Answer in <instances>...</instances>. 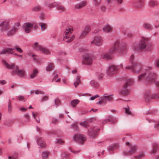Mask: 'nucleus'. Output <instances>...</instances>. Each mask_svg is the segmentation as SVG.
I'll return each mask as SVG.
<instances>
[{"instance_id": "aec40b11", "label": "nucleus", "mask_w": 159, "mask_h": 159, "mask_svg": "<svg viewBox=\"0 0 159 159\" xmlns=\"http://www.w3.org/2000/svg\"><path fill=\"white\" fill-rule=\"evenodd\" d=\"M101 58L105 60H109L112 58V56L109 53L106 52L101 55Z\"/></svg>"}, {"instance_id": "4468645a", "label": "nucleus", "mask_w": 159, "mask_h": 159, "mask_svg": "<svg viewBox=\"0 0 159 159\" xmlns=\"http://www.w3.org/2000/svg\"><path fill=\"white\" fill-rule=\"evenodd\" d=\"M126 144L129 145L130 149L128 151H126L124 152V154L125 155L128 156L131 154L133 155L136 152L137 148L135 145H132L129 142H126Z\"/></svg>"}, {"instance_id": "1a4fd4ad", "label": "nucleus", "mask_w": 159, "mask_h": 159, "mask_svg": "<svg viewBox=\"0 0 159 159\" xmlns=\"http://www.w3.org/2000/svg\"><path fill=\"white\" fill-rule=\"evenodd\" d=\"M123 65L122 64L119 66H116L114 65H110L106 71L107 74L108 75L116 74L118 70L120 68H123Z\"/></svg>"}, {"instance_id": "bb28decb", "label": "nucleus", "mask_w": 159, "mask_h": 159, "mask_svg": "<svg viewBox=\"0 0 159 159\" xmlns=\"http://www.w3.org/2000/svg\"><path fill=\"white\" fill-rule=\"evenodd\" d=\"M40 26L41 31H45L47 28V25L46 23H41L39 24Z\"/></svg>"}, {"instance_id": "7c9ffc66", "label": "nucleus", "mask_w": 159, "mask_h": 159, "mask_svg": "<svg viewBox=\"0 0 159 159\" xmlns=\"http://www.w3.org/2000/svg\"><path fill=\"white\" fill-rule=\"evenodd\" d=\"M157 3L152 0H150L148 2V4L150 7H153L157 5Z\"/></svg>"}, {"instance_id": "0eeeda50", "label": "nucleus", "mask_w": 159, "mask_h": 159, "mask_svg": "<svg viewBox=\"0 0 159 159\" xmlns=\"http://www.w3.org/2000/svg\"><path fill=\"white\" fill-rule=\"evenodd\" d=\"M73 31V27L71 26L67 27L65 30V36L64 37V40L67 43L71 42L75 39L74 35L71 34Z\"/></svg>"}, {"instance_id": "39448f33", "label": "nucleus", "mask_w": 159, "mask_h": 159, "mask_svg": "<svg viewBox=\"0 0 159 159\" xmlns=\"http://www.w3.org/2000/svg\"><path fill=\"white\" fill-rule=\"evenodd\" d=\"M148 39L146 37H142L137 46L132 47L133 50L136 51H141L145 50L147 48Z\"/></svg>"}, {"instance_id": "a18cd8bd", "label": "nucleus", "mask_w": 159, "mask_h": 159, "mask_svg": "<svg viewBox=\"0 0 159 159\" xmlns=\"http://www.w3.org/2000/svg\"><path fill=\"white\" fill-rule=\"evenodd\" d=\"M64 143V142L61 139H57L55 141V143L57 144H62Z\"/></svg>"}, {"instance_id": "09e8293b", "label": "nucleus", "mask_w": 159, "mask_h": 159, "mask_svg": "<svg viewBox=\"0 0 159 159\" xmlns=\"http://www.w3.org/2000/svg\"><path fill=\"white\" fill-rule=\"evenodd\" d=\"M125 111L126 115H129L131 114V111L129 110V107L125 108Z\"/></svg>"}, {"instance_id": "a211bd4d", "label": "nucleus", "mask_w": 159, "mask_h": 159, "mask_svg": "<svg viewBox=\"0 0 159 159\" xmlns=\"http://www.w3.org/2000/svg\"><path fill=\"white\" fill-rule=\"evenodd\" d=\"M13 49L12 48H4L0 52V55L6 53L13 54Z\"/></svg>"}, {"instance_id": "58836bf2", "label": "nucleus", "mask_w": 159, "mask_h": 159, "mask_svg": "<svg viewBox=\"0 0 159 159\" xmlns=\"http://www.w3.org/2000/svg\"><path fill=\"white\" fill-rule=\"evenodd\" d=\"M112 118L111 117L109 116L107 118L104 119L102 121V124L105 125L110 120H111Z\"/></svg>"}, {"instance_id": "4be33fe9", "label": "nucleus", "mask_w": 159, "mask_h": 159, "mask_svg": "<svg viewBox=\"0 0 159 159\" xmlns=\"http://www.w3.org/2000/svg\"><path fill=\"white\" fill-rule=\"evenodd\" d=\"M33 48L36 50L40 51L42 45H39L38 42H35L32 45Z\"/></svg>"}, {"instance_id": "20e7f679", "label": "nucleus", "mask_w": 159, "mask_h": 159, "mask_svg": "<svg viewBox=\"0 0 159 159\" xmlns=\"http://www.w3.org/2000/svg\"><path fill=\"white\" fill-rule=\"evenodd\" d=\"M2 62L3 65L9 69H12V74L16 75L20 77H24L25 74V72L23 69H20L18 66L13 63L8 64L4 60H2Z\"/></svg>"}, {"instance_id": "13d9d810", "label": "nucleus", "mask_w": 159, "mask_h": 159, "mask_svg": "<svg viewBox=\"0 0 159 159\" xmlns=\"http://www.w3.org/2000/svg\"><path fill=\"white\" fill-rule=\"evenodd\" d=\"M48 98V97L47 96H45L43 97L41 101V102H43L45 101H47Z\"/></svg>"}, {"instance_id": "de8ad7c7", "label": "nucleus", "mask_w": 159, "mask_h": 159, "mask_svg": "<svg viewBox=\"0 0 159 159\" xmlns=\"http://www.w3.org/2000/svg\"><path fill=\"white\" fill-rule=\"evenodd\" d=\"M80 125L84 127L87 128L88 126V123L87 121H84L80 123Z\"/></svg>"}, {"instance_id": "c756f323", "label": "nucleus", "mask_w": 159, "mask_h": 159, "mask_svg": "<svg viewBox=\"0 0 159 159\" xmlns=\"http://www.w3.org/2000/svg\"><path fill=\"white\" fill-rule=\"evenodd\" d=\"M143 4V2L141 0H138L135 4V6L137 7H141Z\"/></svg>"}, {"instance_id": "f257e3e1", "label": "nucleus", "mask_w": 159, "mask_h": 159, "mask_svg": "<svg viewBox=\"0 0 159 159\" xmlns=\"http://www.w3.org/2000/svg\"><path fill=\"white\" fill-rule=\"evenodd\" d=\"M152 67L146 66L143 68V72L138 76L139 82L152 83L155 82L156 77V74L152 72Z\"/></svg>"}, {"instance_id": "680f3d73", "label": "nucleus", "mask_w": 159, "mask_h": 159, "mask_svg": "<svg viewBox=\"0 0 159 159\" xmlns=\"http://www.w3.org/2000/svg\"><path fill=\"white\" fill-rule=\"evenodd\" d=\"M154 128L157 129L159 130V122H157L156 124H155Z\"/></svg>"}, {"instance_id": "393cba45", "label": "nucleus", "mask_w": 159, "mask_h": 159, "mask_svg": "<svg viewBox=\"0 0 159 159\" xmlns=\"http://www.w3.org/2000/svg\"><path fill=\"white\" fill-rule=\"evenodd\" d=\"M38 73V71L36 68H34L33 70L30 77L31 78H33L36 76L37 74Z\"/></svg>"}, {"instance_id": "cd10ccee", "label": "nucleus", "mask_w": 159, "mask_h": 159, "mask_svg": "<svg viewBox=\"0 0 159 159\" xmlns=\"http://www.w3.org/2000/svg\"><path fill=\"white\" fill-rule=\"evenodd\" d=\"M144 98L145 100L147 102L149 101L150 96V92L149 91H147L144 93Z\"/></svg>"}, {"instance_id": "7ed1b4c3", "label": "nucleus", "mask_w": 159, "mask_h": 159, "mask_svg": "<svg viewBox=\"0 0 159 159\" xmlns=\"http://www.w3.org/2000/svg\"><path fill=\"white\" fill-rule=\"evenodd\" d=\"M20 24H15L12 29L9 30L10 27L9 22L7 20L3 21L0 23V28L2 27V31L3 32H7V35L8 37H11L16 33L17 30V27Z\"/></svg>"}, {"instance_id": "f8f14e48", "label": "nucleus", "mask_w": 159, "mask_h": 159, "mask_svg": "<svg viewBox=\"0 0 159 159\" xmlns=\"http://www.w3.org/2000/svg\"><path fill=\"white\" fill-rule=\"evenodd\" d=\"M100 129L96 126H92L88 130V134L91 137H95L98 134Z\"/></svg>"}, {"instance_id": "0e129e2a", "label": "nucleus", "mask_w": 159, "mask_h": 159, "mask_svg": "<svg viewBox=\"0 0 159 159\" xmlns=\"http://www.w3.org/2000/svg\"><path fill=\"white\" fill-rule=\"evenodd\" d=\"M146 120L149 123L155 122V120H154L150 119L148 118H146Z\"/></svg>"}, {"instance_id": "3c124183", "label": "nucleus", "mask_w": 159, "mask_h": 159, "mask_svg": "<svg viewBox=\"0 0 159 159\" xmlns=\"http://www.w3.org/2000/svg\"><path fill=\"white\" fill-rule=\"evenodd\" d=\"M95 6H98L100 4L101 0H93Z\"/></svg>"}, {"instance_id": "473e14b6", "label": "nucleus", "mask_w": 159, "mask_h": 159, "mask_svg": "<svg viewBox=\"0 0 159 159\" xmlns=\"http://www.w3.org/2000/svg\"><path fill=\"white\" fill-rule=\"evenodd\" d=\"M90 84L93 87H97L98 86V84L94 80L90 81Z\"/></svg>"}, {"instance_id": "dca6fc26", "label": "nucleus", "mask_w": 159, "mask_h": 159, "mask_svg": "<svg viewBox=\"0 0 159 159\" xmlns=\"http://www.w3.org/2000/svg\"><path fill=\"white\" fill-rule=\"evenodd\" d=\"M35 138L36 140L37 144L40 148H42L46 147V144L42 138L36 136Z\"/></svg>"}, {"instance_id": "5fc2aeb1", "label": "nucleus", "mask_w": 159, "mask_h": 159, "mask_svg": "<svg viewBox=\"0 0 159 159\" xmlns=\"http://www.w3.org/2000/svg\"><path fill=\"white\" fill-rule=\"evenodd\" d=\"M154 64L156 67L159 68V59H156L155 61Z\"/></svg>"}, {"instance_id": "6ab92c4d", "label": "nucleus", "mask_w": 159, "mask_h": 159, "mask_svg": "<svg viewBox=\"0 0 159 159\" xmlns=\"http://www.w3.org/2000/svg\"><path fill=\"white\" fill-rule=\"evenodd\" d=\"M87 2L86 1H83L79 3L76 4L75 6V8L76 9L81 8L85 6Z\"/></svg>"}, {"instance_id": "052dcab7", "label": "nucleus", "mask_w": 159, "mask_h": 159, "mask_svg": "<svg viewBox=\"0 0 159 159\" xmlns=\"http://www.w3.org/2000/svg\"><path fill=\"white\" fill-rule=\"evenodd\" d=\"M99 97V96L98 95L96 94L94 96H93V97H91L89 99V100H90V101H93V100H94V99H95L96 98H98Z\"/></svg>"}, {"instance_id": "bf43d9fd", "label": "nucleus", "mask_w": 159, "mask_h": 159, "mask_svg": "<svg viewBox=\"0 0 159 159\" xmlns=\"http://www.w3.org/2000/svg\"><path fill=\"white\" fill-rule=\"evenodd\" d=\"M155 146L154 145H153V149L151 151V153L152 154H155L157 151V148H155Z\"/></svg>"}, {"instance_id": "603ef678", "label": "nucleus", "mask_w": 159, "mask_h": 159, "mask_svg": "<svg viewBox=\"0 0 159 159\" xmlns=\"http://www.w3.org/2000/svg\"><path fill=\"white\" fill-rule=\"evenodd\" d=\"M40 10V7L38 6H35L32 8V10L34 11H37Z\"/></svg>"}, {"instance_id": "69168bd1", "label": "nucleus", "mask_w": 159, "mask_h": 159, "mask_svg": "<svg viewBox=\"0 0 159 159\" xmlns=\"http://www.w3.org/2000/svg\"><path fill=\"white\" fill-rule=\"evenodd\" d=\"M20 109L22 112H24L25 111L27 110V108L25 107H21Z\"/></svg>"}, {"instance_id": "a19ab883", "label": "nucleus", "mask_w": 159, "mask_h": 159, "mask_svg": "<svg viewBox=\"0 0 159 159\" xmlns=\"http://www.w3.org/2000/svg\"><path fill=\"white\" fill-rule=\"evenodd\" d=\"M32 56L33 60L34 61H36L38 63H39L40 62L39 61V60H40V58L39 57H38L37 56L34 54H32Z\"/></svg>"}, {"instance_id": "f3484780", "label": "nucleus", "mask_w": 159, "mask_h": 159, "mask_svg": "<svg viewBox=\"0 0 159 159\" xmlns=\"http://www.w3.org/2000/svg\"><path fill=\"white\" fill-rule=\"evenodd\" d=\"M94 41L95 45L98 46H101L103 42L102 38L99 36H95Z\"/></svg>"}, {"instance_id": "37998d69", "label": "nucleus", "mask_w": 159, "mask_h": 159, "mask_svg": "<svg viewBox=\"0 0 159 159\" xmlns=\"http://www.w3.org/2000/svg\"><path fill=\"white\" fill-rule=\"evenodd\" d=\"M58 78V75H55L53 79V80H52V81H54L56 82H59L60 81V78H58V79H57Z\"/></svg>"}, {"instance_id": "6e6d98bb", "label": "nucleus", "mask_w": 159, "mask_h": 159, "mask_svg": "<svg viewBox=\"0 0 159 159\" xmlns=\"http://www.w3.org/2000/svg\"><path fill=\"white\" fill-rule=\"evenodd\" d=\"M151 97L152 98H158L159 99V94L157 95L155 93H153Z\"/></svg>"}, {"instance_id": "f03ea898", "label": "nucleus", "mask_w": 159, "mask_h": 159, "mask_svg": "<svg viewBox=\"0 0 159 159\" xmlns=\"http://www.w3.org/2000/svg\"><path fill=\"white\" fill-rule=\"evenodd\" d=\"M127 51V47L125 44L123 43H120V41L117 40L110 47L108 51L111 54H114L115 52H118L120 55H124Z\"/></svg>"}, {"instance_id": "6e6552de", "label": "nucleus", "mask_w": 159, "mask_h": 159, "mask_svg": "<svg viewBox=\"0 0 159 159\" xmlns=\"http://www.w3.org/2000/svg\"><path fill=\"white\" fill-rule=\"evenodd\" d=\"M134 82V81L133 79H130L127 80L123 86V88L125 89L120 90L118 94L122 96L128 95L129 93V92L125 89L127 88L128 86H130L133 84Z\"/></svg>"}, {"instance_id": "9b49d317", "label": "nucleus", "mask_w": 159, "mask_h": 159, "mask_svg": "<svg viewBox=\"0 0 159 159\" xmlns=\"http://www.w3.org/2000/svg\"><path fill=\"white\" fill-rule=\"evenodd\" d=\"M93 56L91 54L85 55L84 57L82 62L83 64L88 65H91L93 62Z\"/></svg>"}, {"instance_id": "ddd939ff", "label": "nucleus", "mask_w": 159, "mask_h": 159, "mask_svg": "<svg viewBox=\"0 0 159 159\" xmlns=\"http://www.w3.org/2000/svg\"><path fill=\"white\" fill-rule=\"evenodd\" d=\"M48 5L50 8H53L56 7L57 10L59 11L60 12H62L66 10L65 8L63 6L60 5L57 2H53L49 3Z\"/></svg>"}, {"instance_id": "774afa93", "label": "nucleus", "mask_w": 159, "mask_h": 159, "mask_svg": "<svg viewBox=\"0 0 159 159\" xmlns=\"http://www.w3.org/2000/svg\"><path fill=\"white\" fill-rule=\"evenodd\" d=\"M17 97L18 99L20 101L22 100L24 98V97L22 96H18Z\"/></svg>"}, {"instance_id": "864d4df0", "label": "nucleus", "mask_w": 159, "mask_h": 159, "mask_svg": "<svg viewBox=\"0 0 159 159\" xmlns=\"http://www.w3.org/2000/svg\"><path fill=\"white\" fill-rule=\"evenodd\" d=\"M34 93L36 94H43L44 92L43 91H41L39 90H36L34 91Z\"/></svg>"}, {"instance_id": "4c0bfd02", "label": "nucleus", "mask_w": 159, "mask_h": 159, "mask_svg": "<svg viewBox=\"0 0 159 159\" xmlns=\"http://www.w3.org/2000/svg\"><path fill=\"white\" fill-rule=\"evenodd\" d=\"M143 27L148 29H151L152 28L151 25L149 23H144L143 24Z\"/></svg>"}, {"instance_id": "72a5a7b5", "label": "nucleus", "mask_w": 159, "mask_h": 159, "mask_svg": "<svg viewBox=\"0 0 159 159\" xmlns=\"http://www.w3.org/2000/svg\"><path fill=\"white\" fill-rule=\"evenodd\" d=\"M144 155V154L143 152H141L139 153L138 155L136 156H134V157L135 159H139L143 157Z\"/></svg>"}, {"instance_id": "9d476101", "label": "nucleus", "mask_w": 159, "mask_h": 159, "mask_svg": "<svg viewBox=\"0 0 159 159\" xmlns=\"http://www.w3.org/2000/svg\"><path fill=\"white\" fill-rule=\"evenodd\" d=\"M73 140L80 144H82L86 140V137L82 134H75L73 137Z\"/></svg>"}, {"instance_id": "c9c22d12", "label": "nucleus", "mask_w": 159, "mask_h": 159, "mask_svg": "<svg viewBox=\"0 0 159 159\" xmlns=\"http://www.w3.org/2000/svg\"><path fill=\"white\" fill-rule=\"evenodd\" d=\"M71 128L73 129L75 131H77L79 130V129L76 123H74L71 126Z\"/></svg>"}, {"instance_id": "ea45409f", "label": "nucleus", "mask_w": 159, "mask_h": 159, "mask_svg": "<svg viewBox=\"0 0 159 159\" xmlns=\"http://www.w3.org/2000/svg\"><path fill=\"white\" fill-rule=\"evenodd\" d=\"M24 117L25 122H28L30 119V116L28 113H25L24 114Z\"/></svg>"}, {"instance_id": "2f4dec72", "label": "nucleus", "mask_w": 159, "mask_h": 159, "mask_svg": "<svg viewBox=\"0 0 159 159\" xmlns=\"http://www.w3.org/2000/svg\"><path fill=\"white\" fill-rule=\"evenodd\" d=\"M53 67V65L51 63L48 65L46 68V70L47 71H50L52 70Z\"/></svg>"}, {"instance_id": "4d7b16f0", "label": "nucleus", "mask_w": 159, "mask_h": 159, "mask_svg": "<svg viewBox=\"0 0 159 159\" xmlns=\"http://www.w3.org/2000/svg\"><path fill=\"white\" fill-rule=\"evenodd\" d=\"M60 100L58 98H56L54 101V103H55V104L56 107H57V106L60 103Z\"/></svg>"}, {"instance_id": "c85d7f7f", "label": "nucleus", "mask_w": 159, "mask_h": 159, "mask_svg": "<svg viewBox=\"0 0 159 159\" xmlns=\"http://www.w3.org/2000/svg\"><path fill=\"white\" fill-rule=\"evenodd\" d=\"M112 95H107V94H105L103 95V96L107 99L108 101H111L113 100Z\"/></svg>"}, {"instance_id": "c03bdc74", "label": "nucleus", "mask_w": 159, "mask_h": 159, "mask_svg": "<svg viewBox=\"0 0 159 159\" xmlns=\"http://www.w3.org/2000/svg\"><path fill=\"white\" fill-rule=\"evenodd\" d=\"M90 30V26H86L84 29L83 31L84 32H86L87 33V34H88Z\"/></svg>"}, {"instance_id": "412c9836", "label": "nucleus", "mask_w": 159, "mask_h": 159, "mask_svg": "<svg viewBox=\"0 0 159 159\" xmlns=\"http://www.w3.org/2000/svg\"><path fill=\"white\" fill-rule=\"evenodd\" d=\"M39 51L46 55H49L51 53L50 51L48 48L43 46L41 47V48Z\"/></svg>"}, {"instance_id": "a878e982", "label": "nucleus", "mask_w": 159, "mask_h": 159, "mask_svg": "<svg viewBox=\"0 0 159 159\" xmlns=\"http://www.w3.org/2000/svg\"><path fill=\"white\" fill-rule=\"evenodd\" d=\"M80 82L81 81L80 77L79 76H77L76 77L74 83V84L75 87H76L79 85Z\"/></svg>"}, {"instance_id": "f704fd0d", "label": "nucleus", "mask_w": 159, "mask_h": 159, "mask_svg": "<svg viewBox=\"0 0 159 159\" xmlns=\"http://www.w3.org/2000/svg\"><path fill=\"white\" fill-rule=\"evenodd\" d=\"M79 102V101L77 99L72 100L71 102V105L72 106L75 107L78 103Z\"/></svg>"}, {"instance_id": "b1692460", "label": "nucleus", "mask_w": 159, "mask_h": 159, "mask_svg": "<svg viewBox=\"0 0 159 159\" xmlns=\"http://www.w3.org/2000/svg\"><path fill=\"white\" fill-rule=\"evenodd\" d=\"M111 30V27L108 24L106 25L103 28V31L106 32H109Z\"/></svg>"}, {"instance_id": "49530a36", "label": "nucleus", "mask_w": 159, "mask_h": 159, "mask_svg": "<svg viewBox=\"0 0 159 159\" xmlns=\"http://www.w3.org/2000/svg\"><path fill=\"white\" fill-rule=\"evenodd\" d=\"M87 34V33L86 32H84L83 31L79 36V38H83Z\"/></svg>"}, {"instance_id": "5701e85b", "label": "nucleus", "mask_w": 159, "mask_h": 159, "mask_svg": "<svg viewBox=\"0 0 159 159\" xmlns=\"http://www.w3.org/2000/svg\"><path fill=\"white\" fill-rule=\"evenodd\" d=\"M118 145L117 144H114L109 146L107 148L108 151L109 152L113 151L117 148Z\"/></svg>"}, {"instance_id": "8fccbe9b", "label": "nucleus", "mask_w": 159, "mask_h": 159, "mask_svg": "<svg viewBox=\"0 0 159 159\" xmlns=\"http://www.w3.org/2000/svg\"><path fill=\"white\" fill-rule=\"evenodd\" d=\"M13 49H14V48ZM14 49H16L17 51L19 53H22L23 52L21 48L17 46L15 47Z\"/></svg>"}, {"instance_id": "423d86ee", "label": "nucleus", "mask_w": 159, "mask_h": 159, "mask_svg": "<svg viewBox=\"0 0 159 159\" xmlns=\"http://www.w3.org/2000/svg\"><path fill=\"white\" fill-rule=\"evenodd\" d=\"M134 56L131 55L130 57V63L132 66L127 65L125 66L124 69L127 70H131L133 72L135 73H138L140 72L142 69V66L136 62H134L133 61L134 59Z\"/></svg>"}, {"instance_id": "e433bc0d", "label": "nucleus", "mask_w": 159, "mask_h": 159, "mask_svg": "<svg viewBox=\"0 0 159 159\" xmlns=\"http://www.w3.org/2000/svg\"><path fill=\"white\" fill-rule=\"evenodd\" d=\"M32 116L37 122H39L40 120L39 118L38 117L37 114H35L34 112H32Z\"/></svg>"}, {"instance_id": "338daca9", "label": "nucleus", "mask_w": 159, "mask_h": 159, "mask_svg": "<svg viewBox=\"0 0 159 159\" xmlns=\"http://www.w3.org/2000/svg\"><path fill=\"white\" fill-rule=\"evenodd\" d=\"M7 83L6 81L4 80H0V84L1 85H3Z\"/></svg>"}, {"instance_id": "79ce46f5", "label": "nucleus", "mask_w": 159, "mask_h": 159, "mask_svg": "<svg viewBox=\"0 0 159 159\" xmlns=\"http://www.w3.org/2000/svg\"><path fill=\"white\" fill-rule=\"evenodd\" d=\"M49 154V152L47 151H43L42 154V156L43 157H47Z\"/></svg>"}, {"instance_id": "e2e57ef3", "label": "nucleus", "mask_w": 159, "mask_h": 159, "mask_svg": "<svg viewBox=\"0 0 159 159\" xmlns=\"http://www.w3.org/2000/svg\"><path fill=\"white\" fill-rule=\"evenodd\" d=\"M58 121V120L57 119H56L55 118H53L52 120V123H57Z\"/></svg>"}, {"instance_id": "2eb2a0df", "label": "nucleus", "mask_w": 159, "mask_h": 159, "mask_svg": "<svg viewBox=\"0 0 159 159\" xmlns=\"http://www.w3.org/2000/svg\"><path fill=\"white\" fill-rule=\"evenodd\" d=\"M34 25V23H31L27 22L24 24L23 25V28L25 33H30Z\"/></svg>"}]
</instances>
